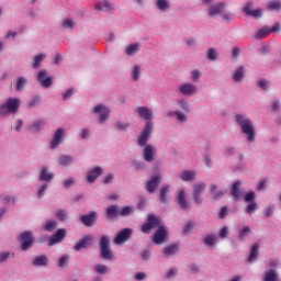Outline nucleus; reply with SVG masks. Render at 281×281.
<instances>
[{
	"instance_id": "680f3d73",
	"label": "nucleus",
	"mask_w": 281,
	"mask_h": 281,
	"mask_svg": "<svg viewBox=\"0 0 281 281\" xmlns=\"http://www.w3.org/2000/svg\"><path fill=\"white\" fill-rule=\"evenodd\" d=\"M115 127L119 130V131H126V128H128V124H123L122 122H117Z\"/></svg>"
},
{
	"instance_id": "473e14b6",
	"label": "nucleus",
	"mask_w": 281,
	"mask_h": 281,
	"mask_svg": "<svg viewBox=\"0 0 281 281\" xmlns=\"http://www.w3.org/2000/svg\"><path fill=\"white\" fill-rule=\"evenodd\" d=\"M268 10L270 12H279V10H281V2L280 1H271V2H269Z\"/></svg>"
},
{
	"instance_id": "9b49d317",
	"label": "nucleus",
	"mask_w": 281,
	"mask_h": 281,
	"mask_svg": "<svg viewBox=\"0 0 281 281\" xmlns=\"http://www.w3.org/2000/svg\"><path fill=\"white\" fill-rule=\"evenodd\" d=\"M37 80L42 85V87H45V89H49V87L54 82V80L52 79V77H49V75H47V70L45 69L38 71Z\"/></svg>"
},
{
	"instance_id": "9d476101",
	"label": "nucleus",
	"mask_w": 281,
	"mask_h": 281,
	"mask_svg": "<svg viewBox=\"0 0 281 281\" xmlns=\"http://www.w3.org/2000/svg\"><path fill=\"white\" fill-rule=\"evenodd\" d=\"M93 112L100 113L99 114L100 124H103V122H106V120H109V115H111V110H109V108L104 106L103 104H99L94 106Z\"/></svg>"
},
{
	"instance_id": "864d4df0",
	"label": "nucleus",
	"mask_w": 281,
	"mask_h": 281,
	"mask_svg": "<svg viewBox=\"0 0 281 281\" xmlns=\"http://www.w3.org/2000/svg\"><path fill=\"white\" fill-rule=\"evenodd\" d=\"M207 58H209V60H216V58H218V53H216V49L210 48Z\"/></svg>"
},
{
	"instance_id": "6ab92c4d",
	"label": "nucleus",
	"mask_w": 281,
	"mask_h": 281,
	"mask_svg": "<svg viewBox=\"0 0 281 281\" xmlns=\"http://www.w3.org/2000/svg\"><path fill=\"white\" fill-rule=\"evenodd\" d=\"M143 157L148 164H153V161H155V148L153 145L145 146Z\"/></svg>"
},
{
	"instance_id": "09e8293b",
	"label": "nucleus",
	"mask_w": 281,
	"mask_h": 281,
	"mask_svg": "<svg viewBox=\"0 0 281 281\" xmlns=\"http://www.w3.org/2000/svg\"><path fill=\"white\" fill-rule=\"evenodd\" d=\"M56 218H58V221H67V212L63 209H59L56 214H55Z\"/></svg>"
},
{
	"instance_id": "bb28decb",
	"label": "nucleus",
	"mask_w": 281,
	"mask_h": 281,
	"mask_svg": "<svg viewBox=\"0 0 281 281\" xmlns=\"http://www.w3.org/2000/svg\"><path fill=\"white\" fill-rule=\"evenodd\" d=\"M243 78H245V67L240 66L234 72L233 79L235 82H243Z\"/></svg>"
},
{
	"instance_id": "4468645a",
	"label": "nucleus",
	"mask_w": 281,
	"mask_h": 281,
	"mask_svg": "<svg viewBox=\"0 0 281 281\" xmlns=\"http://www.w3.org/2000/svg\"><path fill=\"white\" fill-rule=\"evenodd\" d=\"M93 245V236L86 235L83 236L75 246V251H80V249H87V247H91Z\"/></svg>"
},
{
	"instance_id": "7ed1b4c3",
	"label": "nucleus",
	"mask_w": 281,
	"mask_h": 281,
	"mask_svg": "<svg viewBox=\"0 0 281 281\" xmlns=\"http://www.w3.org/2000/svg\"><path fill=\"white\" fill-rule=\"evenodd\" d=\"M101 257L103 260H113V250H111V238L103 235L100 239Z\"/></svg>"
},
{
	"instance_id": "4be33fe9",
	"label": "nucleus",
	"mask_w": 281,
	"mask_h": 281,
	"mask_svg": "<svg viewBox=\"0 0 281 281\" xmlns=\"http://www.w3.org/2000/svg\"><path fill=\"white\" fill-rule=\"evenodd\" d=\"M240 186H243V182L240 181H236L232 186L231 194L235 201H238V199H240Z\"/></svg>"
},
{
	"instance_id": "393cba45",
	"label": "nucleus",
	"mask_w": 281,
	"mask_h": 281,
	"mask_svg": "<svg viewBox=\"0 0 281 281\" xmlns=\"http://www.w3.org/2000/svg\"><path fill=\"white\" fill-rule=\"evenodd\" d=\"M54 180V173H50L49 170L44 167L41 170V175H40V181H47L49 183V181Z\"/></svg>"
},
{
	"instance_id": "5701e85b",
	"label": "nucleus",
	"mask_w": 281,
	"mask_h": 281,
	"mask_svg": "<svg viewBox=\"0 0 281 281\" xmlns=\"http://www.w3.org/2000/svg\"><path fill=\"white\" fill-rule=\"evenodd\" d=\"M177 201H178V204L180 205L181 210L188 209V201L186 200V191L184 190H180L178 192Z\"/></svg>"
},
{
	"instance_id": "a878e982",
	"label": "nucleus",
	"mask_w": 281,
	"mask_h": 281,
	"mask_svg": "<svg viewBox=\"0 0 281 281\" xmlns=\"http://www.w3.org/2000/svg\"><path fill=\"white\" fill-rule=\"evenodd\" d=\"M225 10V3H220L217 5H213L209 10L210 16H216V14H221Z\"/></svg>"
},
{
	"instance_id": "dca6fc26",
	"label": "nucleus",
	"mask_w": 281,
	"mask_h": 281,
	"mask_svg": "<svg viewBox=\"0 0 281 281\" xmlns=\"http://www.w3.org/2000/svg\"><path fill=\"white\" fill-rule=\"evenodd\" d=\"M179 91L180 93H182V95L192 98V95L196 93L198 89H196V86H194V83H183L179 87Z\"/></svg>"
},
{
	"instance_id": "0eeeda50",
	"label": "nucleus",
	"mask_w": 281,
	"mask_h": 281,
	"mask_svg": "<svg viewBox=\"0 0 281 281\" xmlns=\"http://www.w3.org/2000/svg\"><path fill=\"white\" fill-rule=\"evenodd\" d=\"M205 182H196L193 186V199L194 203H196L198 205H201V203H203V198H201V195L203 194V192H205Z\"/></svg>"
},
{
	"instance_id": "a211bd4d",
	"label": "nucleus",
	"mask_w": 281,
	"mask_h": 281,
	"mask_svg": "<svg viewBox=\"0 0 281 281\" xmlns=\"http://www.w3.org/2000/svg\"><path fill=\"white\" fill-rule=\"evenodd\" d=\"M63 135H65V130H63L61 127L55 132L53 140L50 142L52 150H55V148H58V146H60V143L63 142Z\"/></svg>"
},
{
	"instance_id": "f8f14e48",
	"label": "nucleus",
	"mask_w": 281,
	"mask_h": 281,
	"mask_svg": "<svg viewBox=\"0 0 281 281\" xmlns=\"http://www.w3.org/2000/svg\"><path fill=\"white\" fill-rule=\"evenodd\" d=\"M80 221L86 225V227H93L98 221V213L95 211H91L89 214L81 215Z\"/></svg>"
},
{
	"instance_id": "aec40b11",
	"label": "nucleus",
	"mask_w": 281,
	"mask_h": 281,
	"mask_svg": "<svg viewBox=\"0 0 281 281\" xmlns=\"http://www.w3.org/2000/svg\"><path fill=\"white\" fill-rule=\"evenodd\" d=\"M137 113L143 120H146V124H148V122H153V111L147 106H139L137 109Z\"/></svg>"
},
{
	"instance_id": "5fc2aeb1",
	"label": "nucleus",
	"mask_w": 281,
	"mask_h": 281,
	"mask_svg": "<svg viewBox=\"0 0 281 281\" xmlns=\"http://www.w3.org/2000/svg\"><path fill=\"white\" fill-rule=\"evenodd\" d=\"M258 87H260V89H263V91H269V81H267L266 79H261L258 81Z\"/></svg>"
},
{
	"instance_id": "1a4fd4ad",
	"label": "nucleus",
	"mask_w": 281,
	"mask_h": 281,
	"mask_svg": "<svg viewBox=\"0 0 281 281\" xmlns=\"http://www.w3.org/2000/svg\"><path fill=\"white\" fill-rule=\"evenodd\" d=\"M131 236H133V229L124 228L120 233H117L116 237L114 238V245H124Z\"/></svg>"
},
{
	"instance_id": "774afa93",
	"label": "nucleus",
	"mask_w": 281,
	"mask_h": 281,
	"mask_svg": "<svg viewBox=\"0 0 281 281\" xmlns=\"http://www.w3.org/2000/svg\"><path fill=\"white\" fill-rule=\"evenodd\" d=\"M179 105L183 111H190V105L186 101H180Z\"/></svg>"
},
{
	"instance_id": "13d9d810",
	"label": "nucleus",
	"mask_w": 281,
	"mask_h": 281,
	"mask_svg": "<svg viewBox=\"0 0 281 281\" xmlns=\"http://www.w3.org/2000/svg\"><path fill=\"white\" fill-rule=\"evenodd\" d=\"M63 27H65L66 30L67 29H71L74 27V20L71 19H66L64 22H63Z\"/></svg>"
},
{
	"instance_id": "4c0bfd02",
	"label": "nucleus",
	"mask_w": 281,
	"mask_h": 281,
	"mask_svg": "<svg viewBox=\"0 0 281 281\" xmlns=\"http://www.w3.org/2000/svg\"><path fill=\"white\" fill-rule=\"evenodd\" d=\"M139 52V45L138 44H132L127 46L126 54L127 56H133L134 54H137Z\"/></svg>"
},
{
	"instance_id": "de8ad7c7",
	"label": "nucleus",
	"mask_w": 281,
	"mask_h": 281,
	"mask_svg": "<svg viewBox=\"0 0 281 281\" xmlns=\"http://www.w3.org/2000/svg\"><path fill=\"white\" fill-rule=\"evenodd\" d=\"M247 234H251V228L249 226H245L241 231H239V239L245 240Z\"/></svg>"
},
{
	"instance_id": "f257e3e1",
	"label": "nucleus",
	"mask_w": 281,
	"mask_h": 281,
	"mask_svg": "<svg viewBox=\"0 0 281 281\" xmlns=\"http://www.w3.org/2000/svg\"><path fill=\"white\" fill-rule=\"evenodd\" d=\"M235 120L240 126L244 135H246L248 142H254V139H256V130L254 128L251 120L247 119V116H243L241 114H237Z\"/></svg>"
},
{
	"instance_id": "49530a36",
	"label": "nucleus",
	"mask_w": 281,
	"mask_h": 281,
	"mask_svg": "<svg viewBox=\"0 0 281 281\" xmlns=\"http://www.w3.org/2000/svg\"><path fill=\"white\" fill-rule=\"evenodd\" d=\"M193 227H194V222H188L182 229V235L188 236V234L192 232Z\"/></svg>"
},
{
	"instance_id": "72a5a7b5",
	"label": "nucleus",
	"mask_w": 281,
	"mask_h": 281,
	"mask_svg": "<svg viewBox=\"0 0 281 281\" xmlns=\"http://www.w3.org/2000/svg\"><path fill=\"white\" fill-rule=\"evenodd\" d=\"M45 60V54H38L34 57V63H33V69H38L41 67V63Z\"/></svg>"
},
{
	"instance_id": "603ef678",
	"label": "nucleus",
	"mask_w": 281,
	"mask_h": 281,
	"mask_svg": "<svg viewBox=\"0 0 281 281\" xmlns=\"http://www.w3.org/2000/svg\"><path fill=\"white\" fill-rule=\"evenodd\" d=\"M67 265H69V256H63L59 259L58 266L60 267V269H65Z\"/></svg>"
},
{
	"instance_id": "ea45409f",
	"label": "nucleus",
	"mask_w": 281,
	"mask_h": 281,
	"mask_svg": "<svg viewBox=\"0 0 281 281\" xmlns=\"http://www.w3.org/2000/svg\"><path fill=\"white\" fill-rule=\"evenodd\" d=\"M168 192H170L169 186H165L161 188V190H160V202L161 203H167L166 194H168Z\"/></svg>"
},
{
	"instance_id": "20e7f679",
	"label": "nucleus",
	"mask_w": 281,
	"mask_h": 281,
	"mask_svg": "<svg viewBox=\"0 0 281 281\" xmlns=\"http://www.w3.org/2000/svg\"><path fill=\"white\" fill-rule=\"evenodd\" d=\"M19 240L21 241L22 251H27V249H32V245H34V234L30 231L23 232L20 234Z\"/></svg>"
},
{
	"instance_id": "79ce46f5",
	"label": "nucleus",
	"mask_w": 281,
	"mask_h": 281,
	"mask_svg": "<svg viewBox=\"0 0 281 281\" xmlns=\"http://www.w3.org/2000/svg\"><path fill=\"white\" fill-rule=\"evenodd\" d=\"M265 281H278V274L276 271L270 270L266 272Z\"/></svg>"
},
{
	"instance_id": "39448f33",
	"label": "nucleus",
	"mask_w": 281,
	"mask_h": 281,
	"mask_svg": "<svg viewBox=\"0 0 281 281\" xmlns=\"http://www.w3.org/2000/svg\"><path fill=\"white\" fill-rule=\"evenodd\" d=\"M160 225H161L160 217H157L155 215H148L147 223H145L140 229H142L143 234H150V232L154 227H159Z\"/></svg>"
},
{
	"instance_id": "cd10ccee",
	"label": "nucleus",
	"mask_w": 281,
	"mask_h": 281,
	"mask_svg": "<svg viewBox=\"0 0 281 281\" xmlns=\"http://www.w3.org/2000/svg\"><path fill=\"white\" fill-rule=\"evenodd\" d=\"M259 249H260V246H258V244H254L251 246L250 255L248 257V262H252L254 260H256V258H258V254H260Z\"/></svg>"
},
{
	"instance_id": "c03bdc74",
	"label": "nucleus",
	"mask_w": 281,
	"mask_h": 281,
	"mask_svg": "<svg viewBox=\"0 0 281 281\" xmlns=\"http://www.w3.org/2000/svg\"><path fill=\"white\" fill-rule=\"evenodd\" d=\"M258 210V204L256 202H249L246 206V214H254Z\"/></svg>"
},
{
	"instance_id": "a19ab883",
	"label": "nucleus",
	"mask_w": 281,
	"mask_h": 281,
	"mask_svg": "<svg viewBox=\"0 0 281 281\" xmlns=\"http://www.w3.org/2000/svg\"><path fill=\"white\" fill-rule=\"evenodd\" d=\"M157 8L158 10L166 12V10L170 8V4L167 2V0H157Z\"/></svg>"
},
{
	"instance_id": "6e6d98bb",
	"label": "nucleus",
	"mask_w": 281,
	"mask_h": 281,
	"mask_svg": "<svg viewBox=\"0 0 281 281\" xmlns=\"http://www.w3.org/2000/svg\"><path fill=\"white\" fill-rule=\"evenodd\" d=\"M215 240H216V239L214 238L213 235H209V236H206V237L204 238V243H205V245H207L209 247L214 246Z\"/></svg>"
},
{
	"instance_id": "b1692460",
	"label": "nucleus",
	"mask_w": 281,
	"mask_h": 281,
	"mask_svg": "<svg viewBox=\"0 0 281 281\" xmlns=\"http://www.w3.org/2000/svg\"><path fill=\"white\" fill-rule=\"evenodd\" d=\"M48 262H49V259L47 258L46 255L35 257V259L33 260L34 267H47Z\"/></svg>"
},
{
	"instance_id": "f704fd0d",
	"label": "nucleus",
	"mask_w": 281,
	"mask_h": 281,
	"mask_svg": "<svg viewBox=\"0 0 281 281\" xmlns=\"http://www.w3.org/2000/svg\"><path fill=\"white\" fill-rule=\"evenodd\" d=\"M74 158L71 156L64 155L59 158L60 166H71Z\"/></svg>"
},
{
	"instance_id": "a18cd8bd",
	"label": "nucleus",
	"mask_w": 281,
	"mask_h": 281,
	"mask_svg": "<svg viewBox=\"0 0 281 281\" xmlns=\"http://www.w3.org/2000/svg\"><path fill=\"white\" fill-rule=\"evenodd\" d=\"M131 212H133V207L124 206L119 210V216H131Z\"/></svg>"
},
{
	"instance_id": "8fccbe9b",
	"label": "nucleus",
	"mask_w": 281,
	"mask_h": 281,
	"mask_svg": "<svg viewBox=\"0 0 281 281\" xmlns=\"http://www.w3.org/2000/svg\"><path fill=\"white\" fill-rule=\"evenodd\" d=\"M44 229L46 232H54L56 229V221L46 222Z\"/></svg>"
},
{
	"instance_id": "0e129e2a",
	"label": "nucleus",
	"mask_w": 281,
	"mask_h": 281,
	"mask_svg": "<svg viewBox=\"0 0 281 281\" xmlns=\"http://www.w3.org/2000/svg\"><path fill=\"white\" fill-rule=\"evenodd\" d=\"M223 19L227 23H232V21H234V15H232L231 13H225V14H223Z\"/></svg>"
},
{
	"instance_id": "7c9ffc66",
	"label": "nucleus",
	"mask_w": 281,
	"mask_h": 281,
	"mask_svg": "<svg viewBox=\"0 0 281 281\" xmlns=\"http://www.w3.org/2000/svg\"><path fill=\"white\" fill-rule=\"evenodd\" d=\"M177 251H179V246L177 244L167 246L164 249L165 256H175V254H177Z\"/></svg>"
},
{
	"instance_id": "338daca9",
	"label": "nucleus",
	"mask_w": 281,
	"mask_h": 281,
	"mask_svg": "<svg viewBox=\"0 0 281 281\" xmlns=\"http://www.w3.org/2000/svg\"><path fill=\"white\" fill-rule=\"evenodd\" d=\"M227 206H223L220 211V218H225L227 216Z\"/></svg>"
},
{
	"instance_id": "69168bd1",
	"label": "nucleus",
	"mask_w": 281,
	"mask_h": 281,
	"mask_svg": "<svg viewBox=\"0 0 281 281\" xmlns=\"http://www.w3.org/2000/svg\"><path fill=\"white\" fill-rule=\"evenodd\" d=\"M74 186V178L64 181V188H71Z\"/></svg>"
},
{
	"instance_id": "bf43d9fd",
	"label": "nucleus",
	"mask_w": 281,
	"mask_h": 281,
	"mask_svg": "<svg viewBox=\"0 0 281 281\" xmlns=\"http://www.w3.org/2000/svg\"><path fill=\"white\" fill-rule=\"evenodd\" d=\"M49 184L45 183L41 187V189L37 192V196L38 199H42L43 194H45V190H47Z\"/></svg>"
},
{
	"instance_id": "2eb2a0df",
	"label": "nucleus",
	"mask_w": 281,
	"mask_h": 281,
	"mask_svg": "<svg viewBox=\"0 0 281 281\" xmlns=\"http://www.w3.org/2000/svg\"><path fill=\"white\" fill-rule=\"evenodd\" d=\"M252 8H254V3L249 1L244 7L243 12H245L247 16H254V19H260L262 16V10L260 9L252 10Z\"/></svg>"
},
{
	"instance_id": "f3484780",
	"label": "nucleus",
	"mask_w": 281,
	"mask_h": 281,
	"mask_svg": "<svg viewBox=\"0 0 281 281\" xmlns=\"http://www.w3.org/2000/svg\"><path fill=\"white\" fill-rule=\"evenodd\" d=\"M159 183H161V177L154 176L147 183H146V190L149 192V194H154L155 190L159 188Z\"/></svg>"
},
{
	"instance_id": "ddd939ff",
	"label": "nucleus",
	"mask_w": 281,
	"mask_h": 281,
	"mask_svg": "<svg viewBox=\"0 0 281 281\" xmlns=\"http://www.w3.org/2000/svg\"><path fill=\"white\" fill-rule=\"evenodd\" d=\"M65 236H67V231H65V228L57 229L56 233L53 234L52 237L49 238V241H48L49 247H54V245L58 243H63V240H65Z\"/></svg>"
},
{
	"instance_id": "e433bc0d",
	"label": "nucleus",
	"mask_w": 281,
	"mask_h": 281,
	"mask_svg": "<svg viewBox=\"0 0 281 281\" xmlns=\"http://www.w3.org/2000/svg\"><path fill=\"white\" fill-rule=\"evenodd\" d=\"M94 270L99 276H104L105 273H109V267L104 265L94 266Z\"/></svg>"
},
{
	"instance_id": "3c124183",
	"label": "nucleus",
	"mask_w": 281,
	"mask_h": 281,
	"mask_svg": "<svg viewBox=\"0 0 281 281\" xmlns=\"http://www.w3.org/2000/svg\"><path fill=\"white\" fill-rule=\"evenodd\" d=\"M245 201H246V203L256 202V192L250 191V192L246 193Z\"/></svg>"
},
{
	"instance_id": "37998d69",
	"label": "nucleus",
	"mask_w": 281,
	"mask_h": 281,
	"mask_svg": "<svg viewBox=\"0 0 281 281\" xmlns=\"http://www.w3.org/2000/svg\"><path fill=\"white\" fill-rule=\"evenodd\" d=\"M269 34H271V29L263 27L258 31L257 38H265L266 36H269Z\"/></svg>"
},
{
	"instance_id": "412c9836",
	"label": "nucleus",
	"mask_w": 281,
	"mask_h": 281,
	"mask_svg": "<svg viewBox=\"0 0 281 281\" xmlns=\"http://www.w3.org/2000/svg\"><path fill=\"white\" fill-rule=\"evenodd\" d=\"M100 175H102V168L101 167H95L94 169H91L88 172V176H87L88 183L95 182V179H98V177H100Z\"/></svg>"
},
{
	"instance_id": "c85d7f7f",
	"label": "nucleus",
	"mask_w": 281,
	"mask_h": 281,
	"mask_svg": "<svg viewBox=\"0 0 281 281\" xmlns=\"http://www.w3.org/2000/svg\"><path fill=\"white\" fill-rule=\"evenodd\" d=\"M217 188H218V187H217L216 184H214V183H212V184L210 186V190H211V192H212V194H213V199H214L215 201H218V199H223V196H225V192H223V191H216Z\"/></svg>"
},
{
	"instance_id": "e2e57ef3",
	"label": "nucleus",
	"mask_w": 281,
	"mask_h": 281,
	"mask_svg": "<svg viewBox=\"0 0 281 281\" xmlns=\"http://www.w3.org/2000/svg\"><path fill=\"white\" fill-rule=\"evenodd\" d=\"M113 179H115V176H113V173H110L103 178V183H111Z\"/></svg>"
},
{
	"instance_id": "423d86ee",
	"label": "nucleus",
	"mask_w": 281,
	"mask_h": 281,
	"mask_svg": "<svg viewBox=\"0 0 281 281\" xmlns=\"http://www.w3.org/2000/svg\"><path fill=\"white\" fill-rule=\"evenodd\" d=\"M153 122H148L145 125V128L143 130L142 134L138 136V146L144 148L146 144H148V139H150V135H153Z\"/></svg>"
},
{
	"instance_id": "58836bf2",
	"label": "nucleus",
	"mask_w": 281,
	"mask_h": 281,
	"mask_svg": "<svg viewBox=\"0 0 281 281\" xmlns=\"http://www.w3.org/2000/svg\"><path fill=\"white\" fill-rule=\"evenodd\" d=\"M45 124V121L40 120V121H35L33 124L30 125V131H41V128H43Z\"/></svg>"
},
{
	"instance_id": "f03ea898",
	"label": "nucleus",
	"mask_w": 281,
	"mask_h": 281,
	"mask_svg": "<svg viewBox=\"0 0 281 281\" xmlns=\"http://www.w3.org/2000/svg\"><path fill=\"white\" fill-rule=\"evenodd\" d=\"M21 106V99L9 98L5 103L0 104V117H5L10 113H16Z\"/></svg>"
},
{
	"instance_id": "c756f323",
	"label": "nucleus",
	"mask_w": 281,
	"mask_h": 281,
	"mask_svg": "<svg viewBox=\"0 0 281 281\" xmlns=\"http://www.w3.org/2000/svg\"><path fill=\"white\" fill-rule=\"evenodd\" d=\"M108 218H113V216H120V206L111 205L106 209Z\"/></svg>"
},
{
	"instance_id": "6e6552de",
	"label": "nucleus",
	"mask_w": 281,
	"mask_h": 281,
	"mask_svg": "<svg viewBox=\"0 0 281 281\" xmlns=\"http://www.w3.org/2000/svg\"><path fill=\"white\" fill-rule=\"evenodd\" d=\"M168 238V228L166 226H158V229L154 233L153 241L155 245H161V243H166Z\"/></svg>"
},
{
	"instance_id": "052dcab7",
	"label": "nucleus",
	"mask_w": 281,
	"mask_h": 281,
	"mask_svg": "<svg viewBox=\"0 0 281 281\" xmlns=\"http://www.w3.org/2000/svg\"><path fill=\"white\" fill-rule=\"evenodd\" d=\"M103 8L108 11L111 12L113 10V4H111L109 1L104 0L102 2Z\"/></svg>"
},
{
	"instance_id": "2f4dec72",
	"label": "nucleus",
	"mask_w": 281,
	"mask_h": 281,
	"mask_svg": "<svg viewBox=\"0 0 281 281\" xmlns=\"http://www.w3.org/2000/svg\"><path fill=\"white\" fill-rule=\"evenodd\" d=\"M195 177H196V173L194 171L186 170L181 173L182 181H194Z\"/></svg>"
},
{
	"instance_id": "c9c22d12",
	"label": "nucleus",
	"mask_w": 281,
	"mask_h": 281,
	"mask_svg": "<svg viewBox=\"0 0 281 281\" xmlns=\"http://www.w3.org/2000/svg\"><path fill=\"white\" fill-rule=\"evenodd\" d=\"M25 85H27V79H25V77H19L16 81V91H23Z\"/></svg>"
},
{
	"instance_id": "4d7b16f0",
	"label": "nucleus",
	"mask_w": 281,
	"mask_h": 281,
	"mask_svg": "<svg viewBox=\"0 0 281 281\" xmlns=\"http://www.w3.org/2000/svg\"><path fill=\"white\" fill-rule=\"evenodd\" d=\"M140 69L139 66H135L132 72L133 80H139Z\"/></svg>"
}]
</instances>
